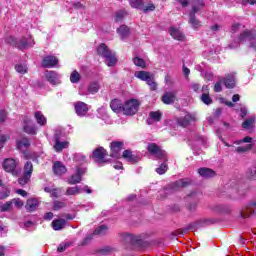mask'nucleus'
Returning <instances> with one entry per match:
<instances>
[{
	"instance_id": "1",
	"label": "nucleus",
	"mask_w": 256,
	"mask_h": 256,
	"mask_svg": "<svg viewBox=\"0 0 256 256\" xmlns=\"http://www.w3.org/2000/svg\"><path fill=\"white\" fill-rule=\"evenodd\" d=\"M5 43L11 45L12 47H15L16 49H19V51H25V49H29V47H33V45H35V40H33V37L31 36H23L20 38L8 36L5 39Z\"/></svg>"
},
{
	"instance_id": "2",
	"label": "nucleus",
	"mask_w": 256,
	"mask_h": 256,
	"mask_svg": "<svg viewBox=\"0 0 256 256\" xmlns=\"http://www.w3.org/2000/svg\"><path fill=\"white\" fill-rule=\"evenodd\" d=\"M205 7V2L203 0H193L192 9L189 12L188 23L193 29H199L201 27V21L197 19V12L201 11Z\"/></svg>"
},
{
	"instance_id": "3",
	"label": "nucleus",
	"mask_w": 256,
	"mask_h": 256,
	"mask_svg": "<svg viewBox=\"0 0 256 256\" xmlns=\"http://www.w3.org/2000/svg\"><path fill=\"white\" fill-rule=\"evenodd\" d=\"M97 53L106 60L108 67H115V65H117V56H115V53H113L105 43L98 46Z\"/></svg>"
},
{
	"instance_id": "4",
	"label": "nucleus",
	"mask_w": 256,
	"mask_h": 256,
	"mask_svg": "<svg viewBox=\"0 0 256 256\" xmlns=\"http://www.w3.org/2000/svg\"><path fill=\"white\" fill-rule=\"evenodd\" d=\"M2 167L6 173H11L14 177H19V173H21L19 161L14 158H6L2 163Z\"/></svg>"
},
{
	"instance_id": "5",
	"label": "nucleus",
	"mask_w": 256,
	"mask_h": 256,
	"mask_svg": "<svg viewBox=\"0 0 256 256\" xmlns=\"http://www.w3.org/2000/svg\"><path fill=\"white\" fill-rule=\"evenodd\" d=\"M135 76L137 77V79H140L141 81H146L151 91H157V82L155 81V76H153L151 72L139 71L135 74Z\"/></svg>"
},
{
	"instance_id": "6",
	"label": "nucleus",
	"mask_w": 256,
	"mask_h": 256,
	"mask_svg": "<svg viewBox=\"0 0 256 256\" xmlns=\"http://www.w3.org/2000/svg\"><path fill=\"white\" fill-rule=\"evenodd\" d=\"M105 157H107V150L103 147H98L92 152V159L100 167L109 163V160L105 159Z\"/></svg>"
},
{
	"instance_id": "7",
	"label": "nucleus",
	"mask_w": 256,
	"mask_h": 256,
	"mask_svg": "<svg viewBox=\"0 0 256 256\" xmlns=\"http://www.w3.org/2000/svg\"><path fill=\"white\" fill-rule=\"evenodd\" d=\"M255 31L244 30L238 37V43H246L250 41V47L256 51Z\"/></svg>"
},
{
	"instance_id": "8",
	"label": "nucleus",
	"mask_w": 256,
	"mask_h": 256,
	"mask_svg": "<svg viewBox=\"0 0 256 256\" xmlns=\"http://www.w3.org/2000/svg\"><path fill=\"white\" fill-rule=\"evenodd\" d=\"M125 149V143L123 141H112L110 143V157L112 159H121V151Z\"/></svg>"
},
{
	"instance_id": "9",
	"label": "nucleus",
	"mask_w": 256,
	"mask_h": 256,
	"mask_svg": "<svg viewBox=\"0 0 256 256\" xmlns=\"http://www.w3.org/2000/svg\"><path fill=\"white\" fill-rule=\"evenodd\" d=\"M122 111L124 115H135L139 111V100L131 99L123 104Z\"/></svg>"
},
{
	"instance_id": "10",
	"label": "nucleus",
	"mask_w": 256,
	"mask_h": 256,
	"mask_svg": "<svg viewBox=\"0 0 256 256\" xmlns=\"http://www.w3.org/2000/svg\"><path fill=\"white\" fill-rule=\"evenodd\" d=\"M148 151L149 153H151V155H155L157 159H162L163 161H167V153L161 150V148L157 144L155 143L149 144Z\"/></svg>"
},
{
	"instance_id": "11",
	"label": "nucleus",
	"mask_w": 256,
	"mask_h": 256,
	"mask_svg": "<svg viewBox=\"0 0 256 256\" xmlns=\"http://www.w3.org/2000/svg\"><path fill=\"white\" fill-rule=\"evenodd\" d=\"M122 159H125V161H127V163H139V161H141V155L133 153V151L127 149L124 150L122 153Z\"/></svg>"
},
{
	"instance_id": "12",
	"label": "nucleus",
	"mask_w": 256,
	"mask_h": 256,
	"mask_svg": "<svg viewBox=\"0 0 256 256\" xmlns=\"http://www.w3.org/2000/svg\"><path fill=\"white\" fill-rule=\"evenodd\" d=\"M255 209H256V200H253L244 208H242V210L240 211V217H242V219H247V217H251V215L255 213Z\"/></svg>"
},
{
	"instance_id": "13",
	"label": "nucleus",
	"mask_w": 256,
	"mask_h": 256,
	"mask_svg": "<svg viewBox=\"0 0 256 256\" xmlns=\"http://www.w3.org/2000/svg\"><path fill=\"white\" fill-rule=\"evenodd\" d=\"M45 77L50 85H59L61 83V75L55 71H46Z\"/></svg>"
},
{
	"instance_id": "14",
	"label": "nucleus",
	"mask_w": 256,
	"mask_h": 256,
	"mask_svg": "<svg viewBox=\"0 0 256 256\" xmlns=\"http://www.w3.org/2000/svg\"><path fill=\"white\" fill-rule=\"evenodd\" d=\"M74 109L78 117H85L89 113V106L85 102L78 101L74 104Z\"/></svg>"
},
{
	"instance_id": "15",
	"label": "nucleus",
	"mask_w": 256,
	"mask_h": 256,
	"mask_svg": "<svg viewBox=\"0 0 256 256\" xmlns=\"http://www.w3.org/2000/svg\"><path fill=\"white\" fill-rule=\"evenodd\" d=\"M59 63V59L54 55L45 56L42 60V67L45 69H51Z\"/></svg>"
},
{
	"instance_id": "16",
	"label": "nucleus",
	"mask_w": 256,
	"mask_h": 256,
	"mask_svg": "<svg viewBox=\"0 0 256 256\" xmlns=\"http://www.w3.org/2000/svg\"><path fill=\"white\" fill-rule=\"evenodd\" d=\"M54 141H55L54 149L57 153H61L63 149H67V147H69V142L67 141L61 142V137L59 136V133H56L54 135Z\"/></svg>"
},
{
	"instance_id": "17",
	"label": "nucleus",
	"mask_w": 256,
	"mask_h": 256,
	"mask_svg": "<svg viewBox=\"0 0 256 256\" xmlns=\"http://www.w3.org/2000/svg\"><path fill=\"white\" fill-rule=\"evenodd\" d=\"M23 131L27 133V135H37V127H35V124L29 119L24 120Z\"/></svg>"
},
{
	"instance_id": "18",
	"label": "nucleus",
	"mask_w": 256,
	"mask_h": 256,
	"mask_svg": "<svg viewBox=\"0 0 256 256\" xmlns=\"http://www.w3.org/2000/svg\"><path fill=\"white\" fill-rule=\"evenodd\" d=\"M177 101V94L175 92H166L162 96V103L165 105H173Z\"/></svg>"
},
{
	"instance_id": "19",
	"label": "nucleus",
	"mask_w": 256,
	"mask_h": 256,
	"mask_svg": "<svg viewBox=\"0 0 256 256\" xmlns=\"http://www.w3.org/2000/svg\"><path fill=\"white\" fill-rule=\"evenodd\" d=\"M25 208L28 213H33V211H37V209L39 208V200H37V198L28 199Z\"/></svg>"
},
{
	"instance_id": "20",
	"label": "nucleus",
	"mask_w": 256,
	"mask_h": 256,
	"mask_svg": "<svg viewBox=\"0 0 256 256\" xmlns=\"http://www.w3.org/2000/svg\"><path fill=\"white\" fill-rule=\"evenodd\" d=\"M221 81L227 89H234L235 87V73L228 74L225 78H222Z\"/></svg>"
},
{
	"instance_id": "21",
	"label": "nucleus",
	"mask_w": 256,
	"mask_h": 256,
	"mask_svg": "<svg viewBox=\"0 0 256 256\" xmlns=\"http://www.w3.org/2000/svg\"><path fill=\"white\" fill-rule=\"evenodd\" d=\"M16 147L19 151H27V149L31 147V141L29 140V138L24 137L20 140H17Z\"/></svg>"
},
{
	"instance_id": "22",
	"label": "nucleus",
	"mask_w": 256,
	"mask_h": 256,
	"mask_svg": "<svg viewBox=\"0 0 256 256\" xmlns=\"http://www.w3.org/2000/svg\"><path fill=\"white\" fill-rule=\"evenodd\" d=\"M161 117H163V114L160 111H151L147 119V124L153 125V123L161 121Z\"/></svg>"
},
{
	"instance_id": "23",
	"label": "nucleus",
	"mask_w": 256,
	"mask_h": 256,
	"mask_svg": "<svg viewBox=\"0 0 256 256\" xmlns=\"http://www.w3.org/2000/svg\"><path fill=\"white\" fill-rule=\"evenodd\" d=\"M198 173L200 177H203L204 179H211L212 177H215L217 174L215 171H213L210 168H199Z\"/></svg>"
},
{
	"instance_id": "24",
	"label": "nucleus",
	"mask_w": 256,
	"mask_h": 256,
	"mask_svg": "<svg viewBox=\"0 0 256 256\" xmlns=\"http://www.w3.org/2000/svg\"><path fill=\"white\" fill-rule=\"evenodd\" d=\"M190 183L191 182L187 179H180L171 184V189H173V191H179L180 189H183V187L190 185Z\"/></svg>"
},
{
	"instance_id": "25",
	"label": "nucleus",
	"mask_w": 256,
	"mask_h": 256,
	"mask_svg": "<svg viewBox=\"0 0 256 256\" xmlns=\"http://www.w3.org/2000/svg\"><path fill=\"white\" fill-rule=\"evenodd\" d=\"M193 119H195L193 115L186 114L184 117H180L177 119V124L180 127H188V125L191 123V121H193Z\"/></svg>"
},
{
	"instance_id": "26",
	"label": "nucleus",
	"mask_w": 256,
	"mask_h": 256,
	"mask_svg": "<svg viewBox=\"0 0 256 256\" xmlns=\"http://www.w3.org/2000/svg\"><path fill=\"white\" fill-rule=\"evenodd\" d=\"M67 225V220L65 219H55L52 221V228L54 231H61L62 229H65V226Z\"/></svg>"
},
{
	"instance_id": "27",
	"label": "nucleus",
	"mask_w": 256,
	"mask_h": 256,
	"mask_svg": "<svg viewBox=\"0 0 256 256\" xmlns=\"http://www.w3.org/2000/svg\"><path fill=\"white\" fill-rule=\"evenodd\" d=\"M168 31L171 37H173V39H176L177 41H183V39L185 38V35H183V32H181L179 29L175 27L169 28Z\"/></svg>"
},
{
	"instance_id": "28",
	"label": "nucleus",
	"mask_w": 256,
	"mask_h": 256,
	"mask_svg": "<svg viewBox=\"0 0 256 256\" xmlns=\"http://www.w3.org/2000/svg\"><path fill=\"white\" fill-rule=\"evenodd\" d=\"M53 171L55 175H64V173H67V168L65 165H63V163L57 161L53 165Z\"/></svg>"
},
{
	"instance_id": "29",
	"label": "nucleus",
	"mask_w": 256,
	"mask_h": 256,
	"mask_svg": "<svg viewBox=\"0 0 256 256\" xmlns=\"http://www.w3.org/2000/svg\"><path fill=\"white\" fill-rule=\"evenodd\" d=\"M124 239L127 243H131V245H141V243H143V240H141L139 236L133 234H125Z\"/></svg>"
},
{
	"instance_id": "30",
	"label": "nucleus",
	"mask_w": 256,
	"mask_h": 256,
	"mask_svg": "<svg viewBox=\"0 0 256 256\" xmlns=\"http://www.w3.org/2000/svg\"><path fill=\"white\" fill-rule=\"evenodd\" d=\"M110 107L114 113H121L123 111V104L121 103V100L114 99L110 103Z\"/></svg>"
},
{
	"instance_id": "31",
	"label": "nucleus",
	"mask_w": 256,
	"mask_h": 256,
	"mask_svg": "<svg viewBox=\"0 0 256 256\" xmlns=\"http://www.w3.org/2000/svg\"><path fill=\"white\" fill-rule=\"evenodd\" d=\"M187 199H194L195 202L189 204L188 206V211H196L197 210V192H191L188 196Z\"/></svg>"
},
{
	"instance_id": "32",
	"label": "nucleus",
	"mask_w": 256,
	"mask_h": 256,
	"mask_svg": "<svg viewBox=\"0 0 256 256\" xmlns=\"http://www.w3.org/2000/svg\"><path fill=\"white\" fill-rule=\"evenodd\" d=\"M215 213H230L231 208L225 204H217L212 208Z\"/></svg>"
},
{
	"instance_id": "33",
	"label": "nucleus",
	"mask_w": 256,
	"mask_h": 256,
	"mask_svg": "<svg viewBox=\"0 0 256 256\" xmlns=\"http://www.w3.org/2000/svg\"><path fill=\"white\" fill-rule=\"evenodd\" d=\"M34 117L38 123V125H46L47 124V118H45V116L43 115V113H41V111H36L34 114Z\"/></svg>"
},
{
	"instance_id": "34",
	"label": "nucleus",
	"mask_w": 256,
	"mask_h": 256,
	"mask_svg": "<svg viewBox=\"0 0 256 256\" xmlns=\"http://www.w3.org/2000/svg\"><path fill=\"white\" fill-rule=\"evenodd\" d=\"M117 33L120 35L121 39L129 37V27L122 25L117 29Z\"/></svg>"
},
{
	"instance_id": "35",
	"label": "nucleus",
	"mask_w": 256,
	"mask_h": 256,
	"mask_svg": "<svg viewBox=\"0 0 256 256\" xmlns=\"http://www.w3.org/2000/svg\"><path fill=\"white\" fill-rule=\"evenodd\" d=\"M199 228V222L196 223H192L190 224L187 228H184L183 231H178L175 235H185V233H187V231L191 230V231H195L196 229Z\"/></svg>"
},
{
	"instance_id": "36",
	"label": "nucleus",
	"mask_w": 256,
	"mask_h": 256,
	"mask_svg": "<svg viewBox=\"0 0 256 256\" xmlns=\"http://www.w3.org/2000/svg\"><path fill=\"white\" fill-rule=\"evenodd\" d=\"M128 13L125 10H119L116 12L115 15V22L116 23H121L125 17H127Z\"/></svg>"
},
{
	"instance_id": "37",
	"label": "nucleus",
	"mask_w": 256,
	"mask_h": 256,
	"mask_svg": "<svg viewBox=\"0 0 256 256\" xmlns=\"http://www.w3.org/2000/svg\"><path fill=\"white\" fill-rule=\"evenodd\" d=\"M99 92V83L92 82L88 86V93L91 95H95V93Z\"/></svg>"
},
{
	"instance_id": "38",
	"label": "nucleus",
	"mask_w": 256,
	"mask_h": 256,
	"mask_svg": "<svg viewBox=\"0 0 256 256\" xmlns=\"http://www.w3.org/2000/svg\"><path fill=\"white\" fill-rule=\"evenodd\" d=\"M24 175H28V177H31L33 175V163L30 161L26 162L24 165Z\"/></svg>"
},
{
	"instance_id": "39",
	"label": "nucleus",
	"mask_w": 256,
	"mask_h": 256,
	"mask_svg": "<svg viewBox=\"0 0 256 256\" xmlns=\"http://www.w3.org/2000/svg\"><path fill=\"white\" fill-rule=\"evenodd\" d=\"M129 4L133 9H143V0H129Z\"/></svg>"
},
{
	"instance_id": "40",
	"label": "nucleus",
	"mask_w": 256,
	"mask_h": 256,
	"mask_svg": "<svg viewBox=\"0 0 256 256\" xmlns=\"http://www.w3.org/2000/svg\"><path fill=\"white\" fill-rule=\"evenodd\" d=\"M133 63L134 65H136V67H141L142 69H145V67L147 66V63L145 62V60H143V58H140V57H134Z\"/></svg>"
},
{
	"instance_id": "41",
	"label": "nucleus",
	"mask_w": 256,
	"mask_h": 256,
	"mask_svg": "<svg viewBox=\"0 0 256 256\" xmlns=\"http://www.w3.org/2000/svg\"><path fill=\"white\" fill-rule=\"evenodd\" d=\"M226 193L232 199H239V196H237V193H239V189L237 187L228 188Z\"/></svg>"
},
{
	"instance_id": "42",
	"label": "nucleus",
	"mask_w": 256,
	"mask_h": 256,
	"mask_svg": "<svg viewBox=\"0 0 256 256\" xmlns=\"http://www.w3.org/2000/svg\"><path fill=\"white\" fill-rule=\"evenodd\" d=\"M81 193V187L75 186V187H68L66 190V195H79Z\"/></svg>"
},
{
	"instance_id": "43",
	"label": "nucleus",
	"mask_w": 256,
	"mask_h": 256,
	"mask_svg": "<svg viewBox=\"0 0 256 256\" xmlns=\"http://www.w3.org/2000/svg\"><path fill=\"white\" fill-rule=\"evenodd\" d=\"M70 81L71 83H79L81 81V74L77 70H74L70 75Z\"/></svg>"
},
{
	"instance_id": "44",
	"label": "nucleus",
	"mask_w": 256,
	"mask_h": 256,
	"mask_svg": "<svg viewBox=\"0 0 256 256\" xmlns=\"http://www.w3.org/2000/svg\"><path fill=\"white\" fill-rule=\"evenodd\" d=\"M74 161L76 163H80V165H83V163L87 162V157H85V155H83L81 153H77L74 155Z\"/></svg>"
},
{
	"instance_id": "45",
	"label": "nucleus",
	"mask_w": 256,
	"mask_h": 256,
	"mask_svg": "<svg viewBox=\"0 0 256 256\" xmlns=\"http://www.w3.org/2000/svg\"><path fill=\"white\" fill-rule=\"evenodd\" d=\"M82 179L83 178L78 176V174L76 173L69 178L68 183L69 185H77V183H81Z\"/></svg>"
},
{
	"instance_id": "46",
	"label": "nucleus",
	"mask_w": 256,
	"mask_h": 256,
	"mask_svg": "<svg viewBox=\"0 0 256 256\" xmlns=\"http://www.w3.org/2000/svg\"><path fill=\"white\" fill-rule=\"evenodd\" d=\"M107 229V226L101 225L94 230L93 235H106Z\"/></svg>"
},
{
	"instance_id": "47",
	"label": "nucleus",
	"mask_w": 256,
	"mask_h": 256,
	"mask_svg": "<svg viewBox=\"0 0 256 256\" xmlns=\"http://www.w3.org/2000/svg\"><path fill=\"white\" fill-rule=\"evenodd\" d=\"M253 149V144H247L246 146H239L236 148L237 153H247Z\"/></svg>"
},
{
	"instance_id": "48",
	"label": "nucleus",
	"mask_w": 256,
	"mask_h": 256,
	"mask_svg": "<svg viewBox=\"0 0 256 256\" xmlns=\"http://www.w3.org/2000/svg\"><path fill=\"white\" fill-rule=\"evenodd\" d=\"M29 181H31V176H28L27 174H24V173H23V176L18 179V183L22 187L24 185H27V183H29Z\"/></svg>"
},
{
	"instance_id": "49",
	"label": "nucleus",
	"mask_w": 256,
	"mask_h": 256,
	"mask_svg": "<svg viewBox=\"0 0 256 256\" xmlns=\"http://www.w3.org/2000/svg\"><path fill=\"white\" fill-rule=\"evenodd\" d=\"M168 169L169 166H167L166 163H162L158 168H156V173H158V175H165Z\"/></svg>"
},
{
	"instance_id": "50",
	"label": "nucleus",
	"mask_w": 256,
	"mask_h": 256,
	"mask_svg": "<svg viewBox=\"0 0 256 256\" xmlns=\"http://www.w3.org/2000/svg\"><path fill=\"white\" fill-rule=\"evenodd\" d=\"M11 209H13V202L10 200V201H7L6 203H4L2 206H1V212L2 213H5L7 211H11Z\"/></svg>"
},
{
	"instance_id": "51",
	"label": "nucleus",
	"mask_w": 256,
	"mask_h": 256,
	"mask_svg": "<svg viewBox=\"0 0 256 256\" xmlns=\"http://www.w3.org/2000/svg\"><path fill=\"white\" fill-rule=\"evenodd\" d=\"M201 101H203L205 105H211V103H213V99H211L209 93H203L201 96Z\"/></svg>"
},
{
	"instance_id": "52",
	"label": "nucleus",
	"mask_w": 256,
	"mask_h": 256,
	"mask_svg": "<svg viewBox=\"0 0 256 256\" xmlns=\"http://www.w3.org/2000/svg\"><path fill=\"white\" fill-rule=\"evenodd\" d=\"M247 175L250 179H256V163L247 170Z\"/></svg>"
},
{
	"instance_id": "53",
	"label": "nucleus",
	"mask_w": 256,
	"mask_h": 256,
	"mask_svg": "<svg viewBox=\"0 0 256 256\" xmlns=\"http://www.w3.org/2000/svg\"><path fill=\"white\" fill-rule=\"evenodd\" d=\"M9 195H11V189L9 188H2V190L0 191V199H7V197H9Z\"/></svg>"
},
{
	"instance_id": "54",
	"label": "nucleus",
	"mask_w": 256,
	"mask_h": 256,
	"mask_svg": "<svg viewBox=\"0 0 256 256\" xmlns=\"http://www.w3.org/2000/svg\"><path fill=\"white\" fill-rule=\"evenodd\" d=\"M15 70L17 71V73H21L22 75H25V73H27V66L24 64H17L15 66Z\"/></svg>"
},
{
	"instance_id": "55",
	"label": "nucleus",
	"mask_w": 256,
	"mask_h": 256,
	"mask_svg": "<svg viewBox=\"0 0 256 256\" xmlns=\"http://www.w3.org/2000/svg\"><path fill=\"white\" fill-rule=\"evenodd\" d=\"M255 123V119L253 118H248L242 123L243 129H251V126Z\"/></svg>"
},
{
	"instance_id": "56",
	"label": "nucleus",
	"mask_w": 256,
	"mask_h": 256,
	"mask_svg": "<svg viewBox=\"0 0 256 256\" xmlns=\"http://www.w3.org/2000/svg\"><path fill=\"white\" fill-rule=\"evenodd\" d=\"M142 11H143V13H149L150 11H155V4H153V3H148V5L147 6H145L144 4H143V6H142Z\"/></svg>"
},
{
	"instance_id": "57",
	"label": "nucleus",
	"mask_w": 256,
	"mask_h": 256,
	"mask_svg": "<svg viewBox=\"0 0 256 256\" xmlns=\"http://www.w3.org/2000/svg\"><path fill=\"white\" fill-rule=\"evenodd\" d=\"M11 202H12V205H15L17 209H21V207H23L24 205L23 201L19 198H14L11 200Z\"/></svg>"
},
{
	"instance_id": "58",
	"label": "nucleus",
	"mask_w": 256,
	"mask_h": 256,
	"mask_svg": "<svg viewBox=\"0 0 256 256\" xmlns=\"http://www.w3.org/2000/svg\"><path fill=\"white\" fill-rule=\"evenodd\" d=\"M87 173V168L82 167V166H77L76 167V175L80 176L81 178H83V175Z\"/></svg>"
},
{
	"instance_id": "59",
	"label": "nucleus",
	"mask_w": 256,
	"mask_h": 256,
	"mask_svg": "<svg viewBox=\"0 0 256 256\" xmlns=\"http://www.w3.org/2000/svg\"><path fill=\"white\" fill-rule=\"evenodd\" d=\"M65 202H61V201H55L54 202V206H53V210L54 211H59V209H63V207H65Z\"/></svg>"
},
{
	"instance_id": "60",
	"label": "nucleus",
	"mask_w": 256,
	"mask_h": 256,
	"mask_svg": "<svg viewBox=\"0 0 256 256\" xmlns=\"http://www.w3.org/2000/svg\"><path fill=\"white\" fill-rule=\"evenodd\" d=\"M253 138L246 136L245 138L241 139V140H237L235 141V145H241V143H252Z\"/></svg>"
},
{
	"instance_id": "61",
	"label": "nucleus",
	"mask_w": 256,
	"mask_h": 256,
	"mask_svg": "<svg viewBox=\"0 0 256 256\" xmlns=\"http://www.w3.org/2000/svg\"><path fill=\"white\" fill-rule=\"evenodd\" d=\"M221 83H223V81H221V79L214 85V91L215 93H221V91H223V87L221 86Z\"/></svg>"
},
{
	"instance_id": "62",
	"label": "nucleus",
	"mask_w": 256,
	"mask_h": 256,
	"mask_svg": "<svg viewBox=\"0 0 256 256\" xmlns=\"http://www.w3.org/2000/svg\"><path fill=\"white\" fill-rule=\"evenodd\" d=\"M111 250V247L105 246L104 248L98 250V253H101V255H108V253H111Z\"/></svg>"
},
{
	"instance_id": "63",
	"label": "nucleus",
	"mask_w": 256,
	"mask_h": 256,
	"mask_svg": "<svg viewBox=\"0 0 256 256\" xmlns=\"http://www.w3.org/2000/svg\"><path fill=\"white\" fill-rule=\"evenodd\" d=\"M68 247H69V243L60 244V245L58 246L57 251H58L59 253H63V251H66Z\"/></svg>"
},
{
	"instance_id": "64",
	"label": "nucleus",
	"mask_w": 256,
	"mask_h": 256,
	"mask_svg": "<svg viewBox=\"0 0 256 256\" xmlns=\"http://www.w3.org/2000/svg\"><path fill=\"white\" fill-rule=\"evenodd\" d=\"M5 119H7V111L1 110L0 111V123L5 122Z\"/></svg>"
}]
</instances>
